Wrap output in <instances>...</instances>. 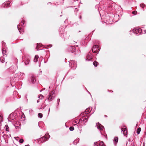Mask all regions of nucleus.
<instances>
[{
  "instance_id": "51",
  "label": "nucleus",
  "mask_w": 146,
  "mask_h": 146,
  "mask_svg": "<svg viewBox=\"0 0 146 146\" xmlns=\"http://www.w3.org/2000/svg\"><path fill=\"white\" fill-rule=\"evenodd\" d=\"M50 111V108H49V112Z\"/></svg>"
},
{
  "instance_id": "17",
  "label": "nucleus",
  "mask_w": 146,
  "mask_h": 146,
  "mask_svg": "<svg viewBox=\"0 0 146 146\" xmlns=\"http://www.w3.org/2000/svg\"><path fill=\"white\" fill-rule=\"evenodd\" d=\"M25 63L26 65H27L29 64V63L30 62V60L29 58L26 59L25 60Z\"/></svg>"
},
{
  "instance_id": "38",
  "label": "nucleus",
  "mask_w": 146,
  "mask_h": 146,
  "mask_svg": "<svg viewBox=\"0 0 146 146\" xmlns=\"http://www.w3.org/2000/svg\"><path fill=\"white\" fill-rule=\"evenodd\" d=\"M5 127H6V131H8V126L7 125H6L5 126Z\"/></svg>"
},
{
  "instance_id": "48",
  "label": "nucleus",
  "mask_w": 146,
  "mask_h": 146,
  "mask_svg": "<svg viewBox=\"0 0 146 146\" xmlns=\"http://www.w3.org/2000/svg\"><path fill=\"white\" fill-rule=\"evenodd\" d=\"M49 4H51V3L50 2H48V5H49Z\"/></svg>"
},
{
  "instance_id": "31",
  "label": "nucleus",
  "mask_w": 146,
  "mask_h": 146,
  "mask_svg": "<svg viewBox=\"0 0 146 146\" xmlns=\"http://www.w3.org/2000/svg\"><path fill=\"white\" fill-rule=\"evenodd\" d=\"M69 129L71 131H73L74 129V128L72 126L70 127L69 128Z\"/></svg>"
},
{
  "instance_id": "7",
  "label": "nucleus",
  "mask_w": 146,
  "mask_h": 146,
  "mask_svg": "<svg viewBox=\"0 0 146 146\" xmlns=\"http://www.w3.org/2000/svg\"><path fill=\"white\" fill-rule=\"evenodd\" d=\"M24 21H23V20H22L21 24L19 25H17L18 29L20 33H22V31H21V27H20L21 26L23 27H24Z\"/></svg>"
},
{
  "instance_id": "53",
  "label": "nucleus",
  "mask_w": 146,
  "mask_h": 146,
  "mask_svg": "<svg viewBox=\"0 0 146 146\" xmlns=\"http://www.w3.org/2000/svg\"><path fill=\"white\" fill-rule=\"evenodd\" d=\"M37 46H38V45L37 44Z\"/></svg>"
},
{
  "instance_id": "14",
  "label": "nucleus",
  "mask_w": 146,
  "mask_h": 146,
  "mask_svg": "<svg viewBox=\"0 0 146 146\" xmlns=\"http://www.w3.org/2000/svg\"><path fill=\"white\" fill-rule=\"evenodd\" d=\"M16 114L14 113H11L9 116V117L11 119H14L16 118Z\"/></svg>"
},
{
  "instance_id": "23",
  "label": "nucleus",
  "mask_w": 146,
  "mask_h": 146,
  "mask_svg": "<svg viewBox=\"0 0 146 146\" xmlns=\"http://www.w3.org/2000/svg\"><path fill=\"white\" fill-rule=\"evenodd\" d=\"M44 97V96L42 94H40L38 96V98L41 100L43 99Z\"/></svg>"
},
{
  "instance_id": "39",
  "label": "nucleus",
  "mask_w": 146,
  "mask_h": 146,
  "mask_svg": "<svg viewBox=\"0 0 146 146\" xmlns=\"http://www.w3.org/2000/svg\"><path fill=\"white\" fill-rule=\"evenodd\" d=\"M88 117L87 116H86V117H85L84 118L83 120L84 121L85 120H87V119H88Z\"/></svg>"
},
{
  "instance_id": "12",
  "label": "nucleus",
  "mask_w": 146,
  "mask_h": 146,
  "mask_svg": "<svg viewBox=\"0 0 146 146\" xmlns=\"http://www.w3.org/2000/svg\"><path fill=\"white\" fill-rule=\"evenodd\" d=\"M92 58V55L91 53L89 54L87 56L86 60L89 61L91 60Z\"/></svg>"
},
{
  "instance_id": "40",
  "label": "nucleus",
  "mask_w": 146,
  "mask_h": 146,
  "mask_svg": "<svg viewBox=\"0 0 146 146\" xmlns=\"http://www.w3.org/2000/svg\"><path fill=\"white\" fill-rule=\"evenodd\" d=\"M95 8L97 9H99V7H98V5H96L95 6Z\"/></svg>"
},
{
  "instance_id": "30",
  "label": "nucleus",
  "mask_w": 146,
  "mask_h": 146,
  "mask_svg": "<svg viewBox=\"0 0 146 146\" xmlns=\"http://www.w3.org/2000/svg\"><path fill=\"white\" fill-rule=\"evenodd\" d=\"M99 146H104V145L103 142L101 141L100 142Z\"/></svg>"
},
{
  "instance_id": "25",
  "label": "nucleus",
  "mask_w": 146,
  "mask_h": 146,
  "mask_svg": "<svg viewBox=\"0 0 146 146\" xmlns=\"http://www.w3.org/2000/svg\"><path fill=\"white\" fill-rule=\"evenodd\" d=\"M140 6L141 7V8L142 9H144V8H145V5L144 4L142 3L140 5Z\"/></svg>"
},
{
  "instance_id": "24",
  "label": "nucleus",
  "mask_w": 146,
  "mask_h": 146,
  "mask_svg": "<svg viewBox=\"0 0 146 146\" xmlns=\"http://www.w3.org/2000/svg\"><path fill=\"white\" fill-rule=\"evenodd\" d=\"M42 116H43V115L42 113H38V117L40 118H41L42 117Z\"/></svg>"
},
{
  "instance_id": "18",
  "label": "nucleus",
  "mask_w": 146,
  "mask_h": 146,
  "mask_svg": "<svg viewBox=\"0 0 146 146\" xmlns=\"http://www.w3.org/2000/svg\"><path fill=\"white\" fill-rule=\"evenodd\" d=\"M90 108L87 109L85 111V113L88 114L90 112Z\"/></svg>"
},
{
  "instance_id": "41",
  "label": "nucleus",
  "mask_w": 146,
  "mask_h": 146,
  "mask_svg": "<svg viewBox=\"0 0 146 146\" xmlns=\"http://www.w3.org/2000/svg\"><path fill=\"white\" fill-rule=\"evenodd\" d=\"M2 44L3 46L4 45L5 46V42H4V41H3L2 42Z\"/></svg>"
},
{
  "instance_id": "19",
  "label": "nucleus",
  "mask_w": 146,
  "mask_h": 146,
  "mask_svg": "<svg viewBox=\"0 0 146 146\" xmlns=\"http://www.w3.org/2000/svg\"><path fill=\"white\" fill-rule=\"evenodd\" d=\"M19 75V77H21L22 78H23V76H24L25 74L24 73H21V72H19L18 74Z\"/></svg>"
},
{
  "instance_id": "8",
  "label": "nucleus",
  "mask_w": 146,
  "mask_h": 146,
  "mask_svg": "<svg viewBox=\"0 0 146 146\" xmlns=\"http://www.w3.org/2000/svg\"><path fill=\"white\" fill-rule=\"evenodd\" d=\"M142 31V30L139 28H135L133 31V32L136 34L141 33Z\"/></svg>"
},
{
  "instance_id": "28",
  "label": "nucleus",
  "mask_w": 146,
  "mask_h": 146,
  "mask_svg": "<svg viewBox=\"0 0 146 146\" xmlns=\"http://www.w3.org/2000/svg\"><path fill=\"white\" fill-rule=\"evenodd\" d=\"M98 62H96L94 61L93 63V64L95 66H97L98 64Z\"/></svg>"
},
{
  "instance_id": "45",
  "label": "nucleus",
  "mask_w": 146,
  "mask_h": 146,
  "mask_svg": "<svg viewBox=\"0 0 146 146\" xmlns=\"http://www.w3.org/2000/svg\"><path fill=\"white\" fill-rule=\"evenodd\" d=\"M74 9H77V8L76 7V6H74Z\"/></svg>"
},
{
  "instance_id": "22",
  "label": "nucleus",
  "mask_w": 146,
  "mask_h": 146,
  "mask_svg": "<svg viewBox=\"0 0 146 146\" xmlns=\"http://www.w3.org/2000/svg\"><path fill=\"white\" fill-rule=\"evenodd\" d=\"M141 129L140 127H139L137 130V134H139L141 131Z\"/></svg>"
},
{
  "instance_id": "2",
  "label": "nucleus",
  "mask_w": 146,
  "mask_h": 146,
  "mask_svg": "<svg viewBox=\"0 0 146 146\" xmlns=\"http://www.w3.org/2000/svg\"><path fill=\"white\" fill-rule=\"evenodd\" d=\"M92 50L93 53L98 54L100 50V48L97 45H96L93 46Z\"/></svg>"
},
{
  "instance_id": "6",
  "label": "nucleus",
  "mask_w": 146,
  "mask_h": 146,
  "mask_svg": "<svg viewBox=\"0 0 146 146\" xmlns=\"http://www.w3.org/2000/svg\"><path fill=\"white\" fill-rule=\"evenodd\" d=\"M17 67L15 66H12L11 67L7 69L8 71L14 72L16 70Z\"/></svg>"
},
{
  "instance_id": "46",
  "label": "nucleus",
  "mask_w": 146,
  "mask_h": 146,
  "mask_svg": "<svg viewBox=\"0 0 146 146\" xmlns=\"http://www.w3.org/2000/svg\"><path fill=\"white\" fill-rule=\"evenodd\" d=\"M40 102V100H38L37 101V103H38Z\"/></svg>"
},
{
  "instance_id": "27",
  "label": "nucleus",
  "mask_w": 146,
  "mask_h": 146,
  "mask_svg": "<svg viewBox=\"0 0 146 146\" xmlns=\"http://www.w3.org/2000/svg\"><path fill=\"white\" fill-rule=\"evenodd\" d=\"M0 60H1V62L2 63H4L5 62V58L3 57H1V58Z\"/></svg>"
},
{
  "instance_id": "35",
  "label": "nucleus",
  "mask_w": 146,
  "mask_h": 146,
  "mask_svg": "<svg viewBox=\"0 0 146 146\" xmlns=\"http://www.w3.org/2000/svg\"><path fill=\"white\" fill-rule=\"evenodd\" d=\"M98 144L97 142H95L94 143V146H98Z\"/></svg>"
},
{
  "instance_id": "1",
  "label": "nucleus",
  "mask_w": 146,
  "mask_h": 146,
  "mask_svg": "<svg viewBox=\"0 0 146 146\" xmlns=\"http://www.w3.org/2000/svg\"><path fill=\"white\" fill-rule=\"evenodd\" d=\"M55 97L54 91L52 90L50 93L47 99L49 101H51Z\"/></svg>"
},
{
  "instance_id": "13",
  "label": "nucleus",
  "mask_w": 146,
  "mask_h": 146,
  "mask_svg": "<svg viewBox=\"0 0 146 146\" xmlns=\"http://www.w3.org/2000/svg\"><path fill=\"white\" fill-rule=\"evenodd\" d=\"M125 126H124V127L122 128L121 129V132L122 133H123V134L124 135H127V131L126 129L125 128Z\"/></svg>"
},
{
  "instance_id": "52",
  "label": "nucleus",
  "mask_w": 146,
  "mask_h": 146,
  "mask_svg": "<svg viewBox=\"0 0 146 146\" xmlns=\"http://www.w3.org/2000/svg\"><path fill=\"white\" fill-rule=\"evenodd\" d=\"M131 31H130V32H131Z\"/></svg>"
},
{
  "instance_id": "9",
  "label": "nucleus",
  "mask_w": 146,
  "mask_h": 146,
  "mask_svg": "<svg viewBox=\"0 0 146 146\" xmlns=\"http://www.w3.org/2000/svg\"><path fill=\"white\" fill-rule=\"evenodd\" d=\"M96 126L97 128L99 129L100 131L102 130L104 128V127L99 123H96Z\"/></svg>"
},
{
  "instance_id": "16",
  "label": "nucleus",
  "mask_w": 146,
  "mask_h": 146,
  "mask_svg": "<svg viewBox=\"0 0 146 146\" xmlns=\"http://www.w3.org/2000/svg\"><path fill=\"white\" fill-rule=\"evenodd\" d=\"M2 52L3 53V54L4 56H5V55L6 56H7V54H6V53H7V52L6 51V49L5 48H3L2 50Z\"/></svg>"
},
{
  "instance_id": "15",
  "label": "nucleus",
  "mask_w": 146,
  "mask_h": 146,
  "mask_svg": "<svg viewBox=\"0 0 146 146\" xmlns=\"http://www.w3.org/2000/svg\"><path fill=\"white\" fill-rule=\"evenodd\" d=\"M114 8H113V5H112L111 8L112 9H119L120 8L122 9V8L120 6H119L117 5H114Z\"/></svg>"
},
{
  "instance_id": "47",
  "label": "nucleus",
  "mask_w": 146,
  "mask_h": 146,
  "mask_svg": "<svg viewBox=\"0 0 146 146\" xmlns=\"http://www.w3.org/2000/svg\"><path fill=\"white\" fill-rule=\"evenodd\" d=\"M144 33H146V30H144Z\"/></svg>"
},
{
  "instance_id": "20",
  "label": "nucleus",
  "mask_w": 146,
  "mask_h": 146,
  "mask_svg": "<svg viewBox=\"0 0 146 146\" xmlns=\"http://www.w3.org/2000/svg\"><path fill=\"white\" fill-rule=\"evenodd\" d=\"M38 58V56L36 55L35 56L34 60V62H37Z\"/></svg>"
},
{
  "instance_id": "33",
  "label": "nucleus",
  "mask_w": 146,
  "mask_h": 146,
  "mask_svg": "<svg viewBox=\"0 0 146 146\" xmlns=\"http://www.w3.org/2000/svg\"><path fill=\"white\" fill-rule=\"evenodd\" d=\"M132 13L133 14V15H135L137 13V11H133L132 12Z\"/></svg>"
},
{
  "instance_id": "26",
  "label": "nucleus",
  "mask_w": 146,
  "mask_h": 146,
  "mask_svg": "<svg viewBox=\"0 0 146 146\" xmlns=\"http://www.w3.org/2000/svg\"><path fill=\"white\" fill-rule=\"evenodd\" d=\"M78 121V119H76V120L74 121L73 122V123L74 125L77 124V123Z\"/></svg>"
},
{
  "instance_id": "43",
  "label": "nucleus",
  "mask_w": 146,
  "mask_h": 146,
  "mask_svg": "<svg viewBox=\"0 0 146 146\" xmlns=\"http://www.w3.org/2000/svg\"><path fill=\"white\" fill-rule=\"evenodd\" d=\"M48 47H51L52 46V45H49L48 46H47Z\"/></svg>"
},
{
  "instance_id": "36",
  "label": "nucleus",
  "mask_w": 146,
  "mask_h": 146,
  "mask_svg": "<svg viewBox=\"0 0 146 146\" xmlns=\"http://www.w3.org/2000/svg\"><path fill=\"white\" fill-rule=\"evenodd\" d=\"M33 111L32 109H30L29 110L30 113L31 114H32Z\"/></svg>"
},
{
  "instance_id": "49",
  "label": "nucleus",
  "mask_w": 146,
  "mask_h": 146,
  "mask_svg": "<svg viewBox=\"0 0 146 146\" xmlns=\"http://www.w3.org/2000/svg\"><path fill=\"white\" fill-rule=\"evenodd\" d=\"M25 146H29V145H25Z\"/></svg>"
},
{
  "instance_id": "29",
  "label": "nucleus",
  "mask_w": 146,
  "mask_h": 146,
  "mask_svg": "<svg viewBox=\"0 0 146 146\" xmlns=\"http://www.w3.org/2000/svg\"><path fill=\"white\" fill-rule=\"evenodd\" d=\"M118 138L117 137H116L114 138V141L116 143L118 141Z\"/></svg>"
},
{
  "instance_id": "4",
  "label": "nucleus",
  "mask_w": 146,
  "mask_h": 146,
  "mask_svg": "<svg viewBox=\"0 0 146 146\" xmlns=\"http://www.w3.org/2000/svg\"><path fill=\"white\" fill-rule=\"evenodd\" d=\"M10 1H8L5 2L2 4V7L4 8H6L7 7H10L11 6Z\"/></svg>"
},
{
  "instance_id": "37",
  "label": "nucleus",
  "mask_w": 146,
  "mask_h": 146,
  "mask_svg": "<svg viewBox=\"0 0 146 146\" xmlns=\"http://www.w3.org/2000/svg\"><path fill=\"white\" fill-rule=\"evenodd\" d=\"M2 121V117L1 115H0V123Z\"/></svg>"
},
{
  "instance_id": "32",
  "label": "nucleus",
  "mask_w": 146,
  "mask_h": 146,
  "mask_svg": "<svg viewBox=\"0 0 146 146\" xmlns=\"http://www.w3.org/2000/svg\"><path fill=\"white\" fill-rule=\"evenodd\" d=\"M63 37L65 39H67L68 38L69 36L68 35V36H66V35H63Z\"/></svg>"
},
{
  "instance_id": "5",
  "label": "nucleus",
  "mask_w": 146,
  "mask_h": 146,
  "mask_svg": "<svg viewBox=\"0 0 146 146\" xmlns=\"http://www.w3.org/2000/svg\"><path fill=\"white\" fill-rule=\"evenodd\" d=\"M50 137V136L49 135H45L42 137H41L40 139V140L41 141L40 142H43L47 141Z\"/></svg>"
},
{
  "instance_id": "34",
  "label": "nucleus",
  "mask_w": 146,
  "mask_h": 146,
  "mask_svg": "<svg viewBox=\"0 0 146 146\" xmlns=\"http://www.w3.org/2000/svg\"><path fill=\"white\" fill-rule=\"evenodd\" d=\"M24 141L23 139H21L19 140V142L21 143H22Z\"/></svg>"
},
{
  "instance_id": "10",
  "label": "nucleus",
  "mask_w": 146,
  "mask_h": 146,
  "mask_svg": "<svg viewBox=\"0 0 146 146\" xmlns=\"http://www.w3.org/2000/svg\"><path fill=\"white\" fill-rule=\"evenodd\" d=\"M29 81L30 83L32 84L34 83L36 81L35 77L33 75L32 76Z\"/></svg>"
},
{
  "instance_id": "21",
  "label": "nucleus",
  "mask_w": 146,
  "mask_h": 146,
  "mask_svg": "<svg viewBox=\"0 0 146 146\" xmlns=\"http://www.w3.org/2000/svg\"><path fill=\"white\" fill-rule=\"evenodd\" d=\"M106 0H102L100 2V4H103L104 5V4L106 3Z\"/></svg>"
},
{
  "instance_id": "42",
  "label": "nucleus",
  "mask_w": 146,
  "mask_h": 146,
  "mask_svg": "<svg viewBox=\"0 0 146 146\" xmlns=\"http://www.w3.org/2000/svg\"><path fill=\"white\" fill-rule=\"evenodd\" d=\"M60 101V99H58L57 100V102H58V104H59V102Z\"/></svg>"
},
{
  "instance_id": "3",
  "label": "nucleus",
  "mask_w": 146,
  "mask_h": 146,
  "mask_svg": "<svg viewBox=\"0 0 146 146\" xmlns=\"http://www.w3.org/2000/svg\"><path fill=\"white\" fill-rule=\"evenodd\" d=\"M69 65L73 69H75L77 66L76 62L74 60L71 61Z\"/></svg>"
},
{
  "instance_id": "44",
  "label": "nucleus",
  "mask_w": 146,
  "mask_h": 146,
  "mask_svg": "<svg viewBox=\"0 0 146 146\" xmlns=\"http://www.w3.org/2000/svg\"><path fill=\"white\" fill-rule=\"evenodd\" d=\"M70 48H72L73 49L74 48V47L73 46H70Z\"/></svg>"
},
{
  "instance_id": "50",
  "label": "nucleus",
  "mask_w": 146,
  "mask_h": 146,
  "mask_svg": "<svg viewBox=\"0 0 146 146\" xmlns=\"http://www.w3.org/2000/svg\"><path fill=\"white\" fill-rule=\"evenodd\" d=\"M74 1H78V0H73Z\"/></svg>"
},
{
  "instance_id": "11",
  "label": "nucleus",
  "mask_w": 146,
  "mask_h": 146,
  "mask_svg": "<svg viewBox=\"0 0 146 146\" xmlns=\"http://www.w3.org/2000/svg\"><path fill=\"white\" fill-rule=\"evenodd\" d=\"M14 126L16 129L21 128V124L19 122H16Z\"/></svg>"
}]
</instances>
